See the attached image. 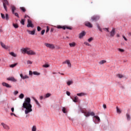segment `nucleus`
<instances>
[{"label": "nucleus", "instance_id": "obj_1", "mask_svg": "<svg viewBox=\"0 0 131 131\" xmlns=\"http://www.w3.org/2000/svg\"><path fill=\"white\" fill-rule=\"evenodd\" d=\"M31 100L30 98H27L25 99V102L23 104V107L26 110L25 111V114H28V113H30V112H32V105L30 103Z\"/></svg>", "mask_w": 131, "mask_h": 131}, {"label": "nucleus", "instance_id": "obj_2", "mask_svg": "<svg viewBox=\"0 0 131 131\" xmlns=\"http://www.w3.org/2000/svg\"><path fill=\"white\" fill-rule=\"evenodd\" d=\"M21 52L23 54H27L28 55H30L31 56H35L36 55V52L33 50H29V48H23L21 49Z\"/></svg>", "mask_w": 131, "mask_h": 131}, {"label": "nucleus", "instance_id": "obj_3", "mask_svg": "<svg viewBox=\"0 0 131 131\" xmlns=\"http://www.w3.org/2000/svg\"><path fill=\"white\" fill-rule=\"evenodd\" d=\"M3 7L6 12H8V8L7 6H9V1L8 0H3Z\"/></svg>", "mask_w": 131, "mask_h": 131}, {"label": "nucleus", "instance_id": "obj_4", "mask_svg": "<svg viewBox=\"0 0 131 131\" xmlns=\"http://www.w3.org/2000/svg\"><path fill=\"white\" fill-rule=\"evenodd\" d=\"M56 28H58V29H62L63 30H65V29H69V30H72V28L71 27H68L66 26H61L60 25H58L56 27Z\"/></svg>", "mask_w": 131, "mask_h": 131}, {"label": "nucleus", "instance_id": "obj_5", "mask_svg": "<svg viewBox=\"0 0 131 131\" xmlns=\"http://www.w3.org/2000/svg\"><path fill=\"white\" fill-rule=\"evenodd\" d=\"M45 46L47 47V48H49L51 50H54L55 49V45L54 44H51L49 43H45Z\"/></svg>", "mask_w": 131, "mask_h": 131}, {"label": "nucleus", "instance_id": "obj_6", "mask_svg": "<svg viewBox=\"0 0 131 131\" xmlns=\"http://www.w3.org/2000/svg\"><path fill=\"white\" fill-rule=\"evenodd\" d=\"M100 19V16H99L98 15H94L91 17V20L92 21H95L96 22V21L99 20V19Z\"/></svg>", "mask_w": 131, "mask_h": 131}, {"label": "nucleus", "instance_id": "obj_7", "mask_svg": "<svg viewBox=\"0 0 131 131\" xmlns=\"http://www.w3.org/2000/svg\"><path fill=\"white\" fill-rule=\"evenodd\" d=\"M28 21V25H27V27H31V28H33L34 27V26L32 24V21L29 19H27Z\"/></svg>", "mask_w": 131, "mask_h": 131}, {"label": "nucleus", "instance_id": "obj_8", "mask_svg": "<svg viewBox=\"0 0 131 131\" xmlns=\"http://www.w3.org/2000/svg\"><path fill=\"white\" fill-rule=\"evenodd\" d=\"M1 16H2V19H6V20H7V21H8V20H9V14H8V13H6L5 14H5L1 13Z\"/></svg>", "mask_w": 131, "mask_h": 131}, {"label": "nucleus", "instance_id": "obj_9", "mask_svg": "<svg viewBox=\"0 0 131 131\" xmlns=\"http://www.w3.org/2000/svg\"><path fill=\"white\" fill-rule=\"evenodd\" d=\"M62 64H67L69 68H71V62H70V60L67 59L65 61L62 62Z\"/></svg>", "mask_w": 131, "mask_h": 131}, {"label": "nucleus", "instance_id": "obj_10", "mask_svg": "<svg viewBox=\"0 0 131 131\" xmlns=\"http://www.w3.org/2000/svg\"><path fill=\"white\" fill-rule=\"evenodd\" d=\"M7 80L13 81V82H16V81H17V79H16L14 77H10L8 78Z\"/></svg>", "mask_w": 131, "mask_h": 131}, {"label": "nucleus", "instance_id": "obj_11", "mask_svg": "<svg viewBox=\"0 0 131 131\" xmlns=\"http://www.w3.org/2000/svg\"><path fill=\"white\" fill-rule=\"evenodd\" d=\"M0 45L3 48V49H5V50H8V49H9V47L7 46L3 42H0Z\"/></svg>", "mask_w": 131, "mask_h": 131}, {"label": "nucleus", "instance_id": "obj_12", "mask_svg": "<svg viewBox=\"0 0 131 131\" xmlns=\"http://www.w3.org/2000/svg\"><path fill=\"white\" fill-rule=\"evenodd\" d=\"M86 34L85 32L82 31L81 33H80L79 35V38L81 39L83 36H85Z\"/></svg>", "mask_w": 131, "mask_h": 131}, {"label": "nucleus", "instance_id": "obj_13", "mask_svg": "<svg viewBox=\"0 0 131 131\" xmlns=\"http://www.w3.org/2000/svg\"><path fill=\"white\" fill-rule=\"evenodd\" d=\"M85 26H87V27H89V28H92L93 27V25L89 21H86L85 23Z\"/></svg>", "mask_w": 131, "mask_h": 131}, {"label": "nucleus", "instance_id": "obj_14", "mask_svg": "<svg viewBox=\"0 0 131 131\" xmlns=\"http://www.w3.org/2000/svg\"><path fill=\"white\" fill-rule=\"evenodd\" d=\"M20 76L21 79H27L29 78V76H28L27 75H25V76H23V74H20Z\"/></svg>", "mask_w": 131, "mask_h": 131}, {"label": "nucleus", "instance_id": "obj_15", "mask_svg": "<svg viewBox=\"0 0 131 131\" xmlns=\"http://www.w3.org/2000/svg\"><path fill=\"white\" fill-rule=\"evenodd\" d=\"M2 125L3 126V127L5 129H7L9 130L10 129V127L9 126H8V125L4 123H1Z\"/></svg>", "mask_w": 131, "mask_h": 131}, {"label": "nucleus", "instance_id": "obj_16", "mask_svg": "<svg viewBox=\"0 0 131 131\" xmlns=\"http://www.w3.org/2000/svg\"><path fill=\"white\" fill-rule=\"evenodd\" d=\"M110 34H111V36L112 37H113V36H114V35H115V28H113L112 29V30L110 32Z\"/></svg>", "mask_w": 131, "mask_h": 131}, {"label": "nucleus", "instance_id": "obj_17", "mask_svg": "<svg viewBox=\"0 0 131 131\" xmlns=\"http://www.w3.org/2000/svg\"><path fill=\"white\" fill-rule=\"evenodd\" d=\"M2 85H3V86H6V88H12V86L10 85V84L6 82H3Z\"/></svg>", "mask_w": 131, "mask_h": 131}, {"label": "nucleus", "instance_id": "obj_18", "mask_svg": "<svg viewBox=\"0 0 131 131\" xmlns=\"http://www.w3.org/2000/svg\"><path fill=\"white\" fill-rule=\"evenodd\" d=\"M116 77H118V78H123V77H125V76L121 74H118L116 75Z\"/></svg>", "mask_w": 131, "mask_h": 131}, {"label": "nucleus", "instance_id": "obj_19", "mask_svg": "<svg viewBox=\"0 0 131 131\" xmlns=\"http://www.w3.org/2000/svg\"><path fill=\"white\" fill-rule=\"evenodd\" d=\"M27 32H28L29 34H31L32 35H34V34H35V30H34L33 31L28 30Z\"/></svg>", "mask_w": 131, "mask_h": 131}, {"label": "nucleus", "instance_id": "obj_20", "mask_svg": "<svg viewBox=\"0 0 131 131\" xmlns=\"http://www.w3.org/2000/svg\"><path fill=\"white\" fill-rule=\"evenodd\" d=\"M69 46H70V48H74V47H75V46H76V43H75V42H73L72 43H70Z\"/></svg>", "mask_w": 131, "mask_h": 131}, {"label": "nucleus", "instance_id": "obj_21", "mask_svg": "<svg viewBox=\"0 0 131 131\" xmlns=\"http://www.w3.org/2000/svg\"><path fill=\"white\" fill-rule=\"evenodd\" d=\"M11 10L12 14H15V11H16V7L14 6H11Z\"/></svg>", "mask_w": 131, "mask_h": 131}, {"label": "nucleus", "instance_id": "obj_22", "mask_svg": "<svg viewBox=\"0 0 131 131\" xmlns=\"http://www.w3.org/2000/svg\"><path fill=\"white\" fill-rule=\"evenodd\" d=\"M73 102H75V103H77L78 102V97L77 96H76L73 99Z\"/></svg>", "mask_w": 131, "mask_h": 131}, {"label": "nucleus", "instance_id": "obj_23", "mask_svg": "<svg viewBox=\"0 0 131 131\" xmlns=\"http://www.w3.org/2000/svg\"><path fill=\"white\" fill-rule=\"evenodd\" d=\"M94 118H96L98 120V122H101V120L100 119V118L98 116H94Z\"/></svg>", "mask_w": 131, "mask_h": 131}, {"label": "nucleus", "instance_id": "obj_24", "mask_svg": "<svg viewBox=\"0 0 131 131\" xmlns=\"http://www.w3.org/2000/svg\"><path fill=\"white\" fill-rule=\"evenodd\" d=\"M84 114L85 116H86V117H89V116H90V112H84Z\"/></svg>", "mask_w": 131, "mask_h": 131}, {"label": "nucleus", "instance_id": "obj_25", "mask_svg": "<svg viewBox=\"0 0 131 131\" xmlns=\"http://www.w3.org/2000/svg\"><path fill=\"white\" fill-rule=\"evenodd\" d=\"M17 64H18V63H14V64H11V65L10 66V67L11 68H14V67H15V66H17Z\"/></svg>", "mask_w": 131, "mask_h": 131}, {"label": "nucleus", "instance_id": "obj_26", "mask_svg": "<svg viewBox=\"0 0 131 131\" xmlns=\"http://www.w3.org/2000/svg\"><path fill=\"white\" fill-rule=\"evenodd\" d=\"M72 83H73V81L71 80V81H68L67 82V84H68V85H71V84H72Z\"/></svg>", "mask_w": 131, "mask_h": 131}, {"label": "nucleus", "instance_id": "obj_27", "mask_svg": "<svg viewBox=\"0 0 131 131\" xmlns=\"http://www.w3.org/2000/svg\"><path fill=\"white\" fill-rule=\"evenodd\" d=\"M20 23L22 25H25V19H22L20 21Z\"/></svg>", "mask_w": 131, "mask_h": 131}, {"label": "nucleus", "instance_id": "obj_28", "mask_svg": "<svg viewBox=\"0 0 131 131\" xmlns=\"http://www.w3.org/2000/svg\"><path fill=\"white\" fill-rule=\"evenodd\" d=\"M33 74H34V75H40V73H39L36 71L33 72Z\"/></svg>", "mask_w": 131, "mask_h": 131}, {"label": "nucleus", "instance_id": "obj_29", "mask_svg": "<svg viewBox=\"0 0 131 131\" xmlns=\"http://www.w3.org/2000/svg\"><path fill=\"white\" fill-rule=\"evenodd\" d=\"M13 26L14 28H18L19 27L18 24H13Z\"/></svg>", "mask_w": 131, "mask_h": 131}, {"label": "nucleus", "instance_id": "obj_30", "mask_svg": "<svg viewBox=\"0 0 131 131\" xmlns=\"http://www.w3.org/2000/svg\"><path fill=\"white\" fill-rule=\"evenodd\" d=\"M77 96H78L79 97H82V96H84V93H78L77 94Z\"/></svg>", "mask_w": 131, "mask_h": 131}, {"label": "nucleus", "instance_id": "obj_31", "mask_svg": "<svg viewBox=\"0 0 131 131\" xmlns=\"http://www.w3.org/2000/svg\"><path fill=\"white\" fill-rule=\"evenodd\" d=\"M106 60H103L99 62V64H100V65H102V64L106 63Z\"/></svg>", "mask_w": 131, "mask_h": 131}, {"label": "nucleus", "instance_id": "obj_32", "mask_svg": "<svg viewBox=\"0 0 131 131\" xmlns=\"http://www.w3.org/2000/svg\"><path fill=\"white\" fill-rule=\"evenodd\" d=\"M10 55H11L13 57H17V55L14 52H10Z\"/></svg>", "mask_w": 131, "mask_h": 131}, {"label": "nucleus", "instance_id": "obj_33", "mask_svg": "<svg viewBox=\"0 0 131 131\" xmlns=\"http://www.w3.org/2000/svg\"><path fill=\"white\" fill-rule=\"evenodd\" d=\"M84 45H85V46H87L88 47H92V45L89 44L88 42H84Z\"/></svg>", "mask_w": 131, "mask_h": 131}, {"label": "nucleus", "instance_id": "obj_34", "mask_svg": "<svg viewBox=\"0 0 131 131\" xmlns=\"http://www.w3.org/2000/svg\"><path fill=\"white\" fill-rule=\"evenodd\" d=\"M126 117H127V120H130V116H129V114H127Z\"/></svg>", "mask_w": 131, "mask_h": 131}, {"label": "nucleus", "instance_id": "obj_35", "mask_svg": "<svg viewBox=\"0 0 131 131\" xmlns=\"http://www.w3.org/2000/svg\"><path fill=\"white\" fill-rule=\"evenodd\" d=\"M20 10H21V11H23V12H26V9H25V8L20 7Z\"/></svg>", "mask_w": 131, "mask_h": 131}, {"label": "nucleus", "instance_id": "obj_36", "mask_svg": "<svg viewBox=\"0 0 131 131\" xmlns=\"http://www.w3.org/2000/svg\"><path fill=\"white\" fill-rule=\"evenodd\" d=\"M32 131H36V126H33L32 128Z\"/></svg>", "mask_w": 131, "mask_h": 131}, {"label": "nucleus", "instance_id": "obj_37", "mask_svg": "<svg viewBox=\"0 0 131 131\" xmlns=\"http://www.w3.org/2000/svg\"><path fill=\"white\" fill-rule=\"evenodd\" d=\"M20 99H23V98H24V94H20L19 96Z\"/></svg>", "mask_w": 131, "mask_h": 131}, {"label": "nucleus", "instance_id": "obj_38", "mask_svg": "<svg viewBox=\"0 0 131 131\" xmlns=\"http://www.w3.org/2000/svg\"><path fill=\"white\" fill-rule=\"evenodd\" d=\"M51 94L50 93H47L46 94L45 98H49V97H51Z\"/></svg>", "mask_w": 131, "mask_h": 131}, {"label": "nucleus", "instance_id": "obj_39", "mask_svg": "<svg viewBox=\"0 0 131 131\" xmlns=\"http://www.w3.org/2000/svg\"><path fill=\"white\" fill-rule=\"evenodd\" d=\"M116 108H117V113H121V111H120V110H119V108H118V106H117Z\"/></svg>", "mask_w": 131, "mask_h": 131}, {"label": "nucleus", "instance_id": "obj_40", "mask_svg": "<svg viewBox=\"0 0 131 131\" xmlns=\"http://www.w3.org/2000/svg\"><path fill=\"white\" fill-rule=\"evenodd\" d=\"M13 14L14 15V16H15L17 18H19V14H18V13H17V12L15 13L14 12V13H13Z\"/></svg>", "mask_w": 131, "mask_h": 131}, {"label": "nucleus", "instance_id": "obj_41", "mask_svg": "<svg viewBox=\"0 0 131 131\" xmlns=\"http://www.w3.org/2000/svg\"><path fill=\"white\" fill-rule=\"evenodd\" d=\"M92 40H94V38L91 37L89 39H88L89 42H91Z\"/></svg>", "mask_w": 131, "mask_h": 131}, {"label": "nucleus", "instance_id": "obj_42", "mask_svg": "<svg viewBox=\"0 0 131 131\" xmlns=\"http://www.w3.org/2000/svg\"><path fill=\"white\" fill-rule=\"evenodd\" d=\"M43 67H44L45 68H48L49 67H50V65L48 64H46L43 65Z\"/></svg>", "mask_w": 131, "mask_h": 131}, {"label": "nucleus", "instance_id": "obj_43", "mask_svg": "<svg viewBox=\"0 0 131 131\" xmlns=\"http://www.w3.org/2000/svg\"><path fill=\"white\" fill-rule=\"evenodd\" d=\"M118 50L119 52H121V53H123V52H124V50L121 49L120 48H119Z\"/></svg>", "mask_w": 131, "mask_h": 131}, {"label": "nucleus", "instance_id": "obj_44", "mask_svg": "<svg viewBox=\"0 0 131 131\" xmlns=\"http://www.w3.org/2000/svg\"><path fill=\"white\" fill-rule=\"evenodd\" d=\"M62 111V112H63V113H66V108L63 107Z\"/></svg>", "mask_w": 131, "mask_h": 131}, {"label": "nucleus", "instance_id": "obj_45", "mask_svg": "<svg viewBox=\"0 0 131 131\" xmlns=\"http://www.w3.org/2000/svg\"><path fill=\"white\" fill-rule=\"evenodd\" d=\"M45 32H46V30H42L41 32V35H43V34H45Z\"/></svg>", "mask_w": 131, "mask_h": 131}, {"label": "nucleus", "instance_id": "obj_46", "mask_svg": "<svg viewBox=\"0 0 131 131\" xmlns=\"http://www.w3.org/2000/svg\"><path fill=\"white\" fill-rule=\"evenodd\" d=\"M49 31H50V28H49V26H47V30H46V33H48Z\"/></svg>", "mask_w": 131, "mask_h": 131}, {"label": "nucleus", "instance_id": "obj_47", "mask_svg": "<svg viewBox=\"0 0 131 131\" xmlns=\"http://www.w3.org/2000/svg\"><path fill=\"white\" fill-rule=\"evenodd\" d=\"M90 114L91 116H95V113H94V112L90 113Z\"/></svg>", "mask_w": 131, "mask_h": 131}, {"label": "nucleus", "instance_id": "obj_48", "mask_svg": "<svg viewBox=\"0 0 131 131\" xmlns=\"http://www.w3.org/2000/svg\"><path fill=\"white\" fill-rule=\"evenodd\" d=\"M37 31H40V30H41V28H40V27H37Z\"/></svg>", "mask_w": 131, "mask_h": 131}, {"label": "nucleus", "instance_id": "obj_49", "mask_svg": "<svg viewBox=\"0 0 131 131\" xmlns=\"http://www.w3.org/2000/svg\"><path fill=\"white\" fill-rule=\"evenodd\" d=\"M25 18H28V19H29V20H30V17H29V16H28V15H25Z\"/></svg>", "mask_w": 131, "mask_h": 131}, {"label": "nucleus", "instance_id": "obj_50", "mask_svg": "<svg viewBox=\"0 0 131 131\" xmlns=\"http://www.w3.org/2000/svg\"><path fill=\"white\" fill-rule=\"evenodd\" d=\"M123 38H124V40H125L126 41H127V39L126 38V37H125V36H124V35L122 36Z\"/></svg>", "mask_w": 131, "mask_h": 131}, {"label": "nucleus", "instance_id": "obj_51", "mask_svg": "<svg viewBox=\"0 0 131 131\" xmlns=\"http://www.w3.org/2000/svg\"><path fill=\"white\" fill-rule=\"evenodd\" d=\"M14 95H17V94H19V92L18 91H15L14 92Z\"/></svg>", "mask_w": 131, "mask_h": 131}, {"label": "nucleus", "instance_id": "obj_52", "mask_svg": "<svg viewBox=\"0 0 131 131\" xmlns=\"http://www.w3.org/2000/svg\"><path fill=\"white\" fill-rule=\"evenodd\" d=\"M35 103H36V104L37 105H39V103L38 102V101H37V100L35 99Z\"/></svg>", "mask_w": 131, "mask_h": 131}, {"label": "nucleus", "instance_id": "obj_53", "mask_svg": "<svg viewBox=\"0 0 131 131\" xmlns=\"http://www.w3.org/2000/svg\"><path fill=\"white\" fill-rule=\"evenodd\" d=\"M27 64H32V62L30 60H28Z\"/></svg>", "mask_w": 131, "mask_h": 131}, {"label": "nucleus", "instance_id": "obj_54", "mask_svg": "<svg viewBox=\"0 0 131 131\" xmlns=\"http://www.w3.org/2000/svg\"><path fill=\"white\" fill-rule=\"evenodd\" d=\"M103 29L107 31V32H109V28H104Z\"/></svg>", "mask_w": 131, "mask_h": 131}, {"label": "nucleus", "instance_id": "obj_55", "mask_svg": "<svg viewBox=\"0 0 131 131\" xmlns=\"http://www.w3.org/2000/svg\"><path fill=\"white\" fill-rule=\"evenodd\" d=\"M32 74H33V73L32 72V71H29V75L32 76Z\"/></svg>", "mask_w": 131, "mask_h": 131}, {"label": "nucleus", "instance_id": "obj_56", "mask_svg": "<svg viewBox=\"0 0 131 131\" xmlns=\"http://www.w3.org/2000/svg\"><path fill=\"white\" fill-rule=\"evenodd\" d=\"M103 107L104 108V109H106L107 108V106H106V104H103Z\"/></svg>", "mask_w": 131, "mask_h": 131}, {"label": "nucleus", "instance_id": "obj_57", "mask_svg": "<svg viewBox=\"0 0 131 131\" xmlns=\"http://www.w3.org/2000/svg\"><path fill=\"white\" fill-rule=\"evenodd\" d=\"M67 95L68 96H70V92H69V91H67Z\"/></svg>", "mask_w": 131, "mask_h": 131}, {"label": "nucleus", "instance_id": "obj_58", "mask_svg": "<svg viewBox=\"0 0 131 131\" xmlns=\"http://www.w3.org/2000/svg\"><path fill=\"white\" fill-rule=\"evenodd\" d=\"M40 100H42L43 99V97L42 96H40L39 97Z\"/></svg>", "mask_w": 131, "mask_h": 131}, {"label": "nucleus", "instance_id": "obj_59", "mask_svg": "<svg viewBox=\"0 0 131 131\" xmlns=\"http://www.w3.org/2000/svg\"><path fill=\"white\" fill-rule=\"evenodd\" d=\"M11 111H12V112H14V107L11 108Z\"/></svg>", "mask_w": 131, "mask_h": 131}, {"label": "nucleus", "instance_id": "obj_60", "mask_svg": "<svg viewBox=\"0 0 131 131\" xmlns=\"http://www.w3.org/2000/svg\"><path fill=\"white\" fill-rule=\"evenodd\" d=\"M11 116L14 115V116H16V115H15V114L13 113H11Z\"/></svg>", "mask_w": 131, "mask_h": 131}, {"label": "nucleus", "instance_id": "obj_61", "mask_svg": "<svg viewBox=\"0 0 131 131\" xmlns=\"http://www.w3.org/2000/svg\"><path fill=\"white\" fill-rule=\"evenodd\" d=\"M54 31V29L52 28L51 29V32H53Z\"/></svg>", "mask_w": 131, "mask_h": 131}, {"label": "nucleus", "instance_id": "obj_62", "mask_svg": "<svg viewBox=\"0 0 131 131\" xmlns=\"http://www.w3.org/2000/svg\"><path fill=\"white\" fill-rule=\"evenodd\" d=\"M97 28H98V29H100V28H100V26H99V25H97Z\"/></svg>", "mask_w": 131, "mask_h": 131}, {"label": "nucleus", "instance_id": "obj_63", "mask_svg": "<svg viewBox=\"0 0 131 131\" xmlns=\"http://www.w3.org/2000/svg\"><path fill=\"white\" fill-rule=\"evenodd\" d=\"M99 31H101V32H102V29L101 28H99Z\"/></svg>", "mask_w": 131, "mask_h": 131}, {"label": "nucleus", "instance_id": "obj_64", "mask_svg": "<svg viewBox=\"0 0 131 131\" xmlns=\"http://www.w3.org/2000/svg\"><path fill=\"white\" fill-rule=\"evenodd\" d=\"M120 36V35H119V34H117V37H119Z\"/></svg>", "mask_w": 131, "mask_h": 131}]
</instances>
